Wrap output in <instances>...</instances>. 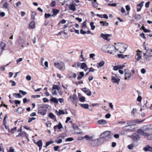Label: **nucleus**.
Masks as SVG:
<instances>
[{
    "mask_svg": "<svg viewBox=\"0 0 152 152\" xmlns=\"http://www.w3.org/2000/svg\"><path fill=\"white\" fill-rule=\"evenodd\" d=\"M137 133L144 137H147L149 140H152V125L144 126L142 129H139L137 130Z\"/></svg>",
    "mask_w": 152,
    "mask_h": 152,
    "instance_id": "obj_1",
    "label": "nucleus"
},
{
    "mask_svg": "<svg viewBox=\"0 0 152 152\" xmlns=\"http://www.w3.org/2000/svg\"><path fill=\"white\" fill-rule=\"evenodd\" d=\"M115 49H116V48L113 45H104L102 48V50L103 52L113 55L116 53V51L115 50Z\"/></svg>",
    "mask_w": 152,
    "mask_h": 152,
    "instance_id": "obj_2",
    "label": "nucleus"
},
{
    "mask_svg": "<svg viewBox=\"0 0 152 152\" xmlns=\"http://www.w3.org/2000/svg\"><path fill=\"white\" fill-rule=\"evenodd\" d=\"M145 120V119H144L143 120H141L140 121H138L137 119H135L134 120H132L127 121H126V122H127V124H128V125L124 126L122 128V129L123 130H126L127 129H126L127 127L131 126H134L138 122H142L143 121Z\"/></svg>",
    "mask_w": 152,
    "mask_h": 152,
    "instance_id": "obj_3",
    "label": "nucleus"
},
{
    "mask_svg": "<svg viewBox=\"0 0 152 152\" xmlns=\"http://www.w3.org/2000/svg\"><path fill=\"white\" fill-rule=\"evenodd\" d=\"M91 138L88 141H89L88 144L90 146L92 147L96 146L99 145V141L100 140V138H98L97 139H93V136L89 137Z\"/></svg>",
    "mask_w": 152,
    "mask_h": 152,
    "instance_id": "obj_4",
    "label": "nucleus"
},
{
    "mask_svg": "<svg viewBox=\"0 0 152 152\" xmlns=\"http://www.w3.org/2000/svg\"><path fill=\"white\" fill-rule=\"evenodd\" d=\"M45 104H42L40 105L38 107V113L41 115H44L46 114V110L44 109L45 105Z\"/></svg>",
    "mask_w": 152,
    "mask_h": 152,
    "instance_id": "obj_5",
    "label": "nucleus"
},
{
    "mask_svg": "<svg viewBox=\"0 0 152 152\" xmlns=\"http://www.w3.org/2000/svg\"><path fill=\"white\" fill-rule=\"evenodd\" d=\"M110 132L109 131H106L104 132L101 134V138L108 137L110 135Z\"/></svg>",
    "mask_w": 152,
    "mask_h": 152,
    "instance_id": "obj_6",
    "label": "nucleus"
},
{
    "mask_svg": "<svg viewBox=\"0 0 152 152\" xmlns=\"http://www.w3.org/2000/svg\"><path fill=\"white\" fill-rule=\"evenodd\" d=\"M82 90L88 96H90L91 95V92L89 89H87L86 88H82Z\"/></svg>",
    "mask_w": 152,
    "mask_h": 152,
    "instance_id": "obj_7",
    "label": "nucleus"
},
{
    "mask_svg": "<svg viewBox=\"0 0 152 152\" xmlns=\"http://www.w3.org/2000/svg\"><path fill=\"white\" fill-rule=\"evenodd\" d=\"M54 66L59 70L64 71V69H63L62 65L59 63H54Z\"/></svg>",
    "mask_w": 152,
    "mask_h": 152,
    "instance_id": "obj_8",
    "label": "nucleus"
},
{
    "mask_svg": "<svg viewBox=\"0 0 152 152\" xmlns=\"http://www.w3.org/2000/svg\"><path fill=\"white\" fill-rule=\"evenodd\" d=\"M111 81L113 83H117L118 84L119 83V82L120 80L119 78H116L114 76L111 77Z\"/></svg>",
    "mask_w": 152,
    "mask_h": 152,
    "instance_id": "obj_9",
    "label": "nucleus"
},
{
    "mask_svg": "<svg viewBox=\"0 0 152 152\" xmlns=\"http://www.w3.org/2000/svg\"><path fill=\"white\" fill-rule=\"evenodd\" d=\"M144 3V1H142L141 3L139 4H138L137 6V12L140 11L141 10L143 5Z\"/></svg>",
    "mask_w": 152,
    "mask_h": 152,
    "instance_id": "obj_10",
    "label": "nucleus"
},
{
    "mask_svg": "<svg viewBox=\"0 0 152 152\" xmlns=\"http://www.w3.org/2000/svg\"><path fill=\"white\" fill-rule=\"evenodd\" d=\"M143 150L146 152L149 151L152 152V147L149 145H147L143 148Z\"/></svg>",
    "mask_w": 152,
    "mask_h": 152,
    "instance_id": "obj_11",
    "label": "nucleus"
},
{
    "mask_svg": "<svg viewBox=\"0 0 152 152\" xmlns=\"http://www.w3.org/2000/svg\"><path fill=\"white\" fill-rule=\"evenodd\" d=\"M120 44L121 45L122 47L124 48V50H123V52L120 51L119 52L120 53H122L124 52L126 50L128 47V45L126 44L123 43H120Z\"/></svg>",
    "mask_w": 152,
    "mask_h": 152,
    "instance_id": "obj_12",
    "label": "nucleus"
},
{
    "mask_svg": "<svg viewBox=\"0 0 152 152\" xmlns=\"http://www.w3.org/2000/svg\"><path fill=\"white\" fill-rule=\"evenodd\" d=\"M90 138H91V137L90 138L89 136L88 135H86L84 137H79L77 139V140H83L85 138L87 140H89V139Z\"/></svg>",
    "mask_w": 152,
    "mask_h": 152,
    "instance_id": "obj_13",
    "label": "nucleus"
},
{
    "mask_svg": "<svg viewBox=\"0 0 152 152\" xmlns=\"http://www.w3.org/2000/svg\"><path fill=\"white\" fill-rule=\"evenodd\" d=\"M97 123L98 124H105L107 123V122L104 120L101 119L98 121Z\"/></svg>",
    "mask_w": 152,
    "mask_h": 152,
    "instance_id": "obj_14",
    "label": "nucleus"
},
{
    "mask_svg": "<svg viewBox=\"0 0 152 152\" xmlns=\"http://www.w3.org/2000/svg\"><path fill=\"white\" fill-rule=\"evenodd\" d=\"M132 74L130 73H125V80H126L127 79H129L131 77Z\"/></svg>",
    "mask_w": 152,
    "mask_h": 152,
    "instance_id": "obj_15",
    "label": "nucleus"
},
{
    "mask_svg": "<svg viewBox=\"0 0 152 152\" xmlns=\"http://www.w3.org/2000/svg\"><path fill=\"white\" fill-rule=\"evenodd\" d=\"M146 53L148 57H151L152 56V50L151 49L147 50Z\"/></svg>",
    "mask_w": 152,
    "mask_h": 152,
    "instance_id": "obj_16",
    "label": "nucleus"
},
{
    "mask_svg": "<svg viewBox=\"0 0 152 152\" xmlns=\"http://www.w3.org/2000/svg\"><path fill=\"white\" fill-rule=\"evenodd\" d=\"M110 36V35L109 34H105L102 33L101 34V37L105 40H107L108 37Z\"/></svg>",
    "mask_w": 152,
    "mask_h": 152,
    "instance_id": "obj_17",
    "label": "nucleus"
},
{
    "mask_svg": "<svg viewBox=\"0 0 152 152\" xmlns=\"http://www.w3.org/2000/svg\"><path fill=\"white\" fill-rule=\"evenodd\" d=\"M50 101L51 102H53L56 104L58 103V99L57 98L55 97H52V98L50 100Z\"/></svg>",
    "mask_w": 152,
    "mask_h": 152,
    "instance_id": "obj_18",
    "label": "nucleus"
},
{
    "mask_svg": "<svg viewBox=\"0 0 152 152\" xmlns=\"http://www.w3.org/2000/svg\"><path fill=\"white\" fill-rule=\"evenodd\" d=\"M18 42L20 45H22L24 43L25 40L21 38V37H20L18 39Z\"/></svg>",
    "mask_w": 152,
    "mask_h": 152,
    "instance_id": "obj_19",
    "label": "nucleus"
},
{
    "mask_svg": "<svg viewBox=\"0 0 152 152\" xmlns=\"http://www.w3.org/2000/svg\"><path fill=\"white\" fill-rule=\"evenodd\" d=\"M23 109L21 107H19L17 110V111L18 112L19 114L23 113Z\"/></svg>",
    "mask_w": 152,
    "mask_h": 152,
    "instance_id": "obj_20",
    "label": "nucleus"
},
{
    "mask_svg": "<svg viewBox=\"0 0 152 152\" xmlns=\"http://www.w3.org/2000/svg\"><path fill=\"white\" fill-rule=\"evenodd\" d=\"M69 8L70 10L75 11L76 10L75 6L73 4H70L69 6Z\"/></svg>",
    "mask_w": 152,
    "mask_h": 152,
    "instance_id": "obj_21",
    "label": "nucleus"
},
{
    "mask_svg": "<svg viewBox=\"0 0 152 152\" xmlns=\"http://www.w3.org/2000/svg\"><path fill=\"white\" fill-rule=\"evenodd\" d=\"M132 139L134 140H137L139 137V135L137 133L134 134L132 135Z\"/></svg>",
    "mask_w": 152,
    "mask_h": 152,
    "instance_id": "obj_22",
    "label": "nucleus"
},
{
    "mask_svg": "<svg viewBox=\"0 0 152 152\" xmlns=\"http://www.w3.org/2000/svg\"><path fill=\"white\" fill-rule=\"evenodd\" d=\"M134 17L135 19L137 20H140L141 17L140 15L136 13L134 14Z\"/></svg>",
    "mask_w": 152,
    "mask_h": 152,
    "instance_id": "obj_23",
    "label": "nucleus"
},
{
    "mask_svg": "<svg viewBox=\"0 0 152 152\" xmlns=\"http://www.w3.org/2000/svg\"><path fill=\"white\" fill-rule=\"evenodd\" d=\"M13 95L16 98H21L22 97V96L20 93H14Z\"/></svg>",
    "mask_w": 152,
    "mask_h": 152,
    "instance_id": "obj_24",
    "label": "nucleus"
},
{
    "mask_svg": "<svg viewBox=\"0 0 152 152\" xmlns=\"http://www.w3.org/2000/svg\"><path fill=\"white\" fill-rule=\"evenodd\" d=\"M80 106L83 108L88 109V108L89 105L88 104H80Z\"/></svg>",
    "mask_w": 152,
    "mask_h": 152,
    "instance_id": "obj_25",
    "label": "nucleus"
},
{
    "mask_svg": "<svg viewBox=\"0 0 152 152\" xmlns=\"http://www.w3.org/2000/svg\"><path fill=\"white\" fill-rule=\"evenodd\" d=\"M48 116L51 119H53L55 118V121H56L55 116L52 113H49Z\"/></svg>",
    "mask_w": 152,
    "mask_h": 152,
    "instance_id": "obj_26",
    "label": "nucleus"
},
{
    "mask_svg": "<svg viewBox=\"0 0 152 152\" xmlns=\"http://www.w3.org/2000/svg\"><path fill=\"white\" fill-rule=\"evenodd\" d=\"M56 112L57 113V115H58L62 114H64L65 113L63 111L60 110H59L58 113V111L56 110Z\"/></svg>",
    "mask_w": 152,
    "mask_h": 152,
    "instance_id": "obj_27",
    "label": "nucleus"
},
{
    "mask_svg": "<svg viewBox=\"0 0 152 152\" xmlns=\"http://www.w3.org/2000/svg\"><path fill=\"white\" fill-rule=\"evenodd\" d=\"M35 22L34 21H32L29 24V27L31 28H33L35 27Z\"/></svg>",
    "mask_w": 152,
    "mask_h": 152,
    "instance_id": "obj_28",
    "label": "nucleus"
},
{
    "mask_svg": "<svg viewBox=\"0 0 152 152\" xmlns=\"http://www.w3.org/2000/svg\"><path fill=\"white\" fill-rule=\"evenodd\" d=\"M55 16L59 12V10L56 9H53L52 10Z\"/></svg>",
    "mask_w": 152,
    "mask_h": 152,
    "instance_id": "obj_29",
    "label": "nucleus"
},
{
    "mask_svg": "<svg viewBox=\"0 0 152 152\" xmlns=\"http://www.w3.org/2000/svg\"><path fill=\"white\" fill-rule=\"evenodd\" d=\"M91 27V29L92 30H94L95 28V26L94 25V23L93 22H91L90 23Z\"/></svg>",
    "mask_w": 152,
    "mask_h": 152,
    "instance_id": "obj_30",
    "label": "nucleus"
},
{
    "mask_svg": "<svg viewBox=\"0 0 152 152\" xmlns=\"http://www.w3.org/2000/svg\"><path fill=\"white\" fill-rule=\"evenodd\" d=\"M5 46L6 45L4 43L2 42L0 44V46L1 48L2 51H3L4 50Z\"/></svg>",
    "mask_w": 152,
    "mask_h": 152,
    "instance_id": "obj_31",
    "label": "nucleus"
},
{
    "mask_svg": "<svg viewBox=\"0 0 152 152\" xmlns=\"http://www.w3.org/2000/svg\"><path fill=\"white\" fill-rule=\"evenodd\" d=\"M36 144L39 147H42V141L40 140H39L37 143Z\"/></svg>",
    "mask_w": 152,
    "mask_h": 152,
    "instance_id": "obj_32",
    "label": "nucleus"
},
{
    "mask_svg": "<svg viewBox=\"0 0 152 152\" xmlns=\"http://www.w3.org/2000/svg\"><path fill=\"white\" fill-rule=\"evenodd\" d=\"M87 66L86 63H83L81 64V68L83 69L87 67Z\"/></svg>",
    "mask_w": 152,
    "mask_h": 152,
    "instance_id": "obj_33",
    "label": "nucleus"
},
{
    "mask_svg": "<svg viewBox=\"0 0 152 152\" xmlns=\"http://www.w3.org/2000/svg\"><path fill=\"white\" fill-rule=\"evenodd\" d=\"M127 55H124L122 54H118L117 55V56L119 58H125V56H127Z\"/></svg>",
    "mask_w": 152,
    "mask_h": 152,
    "instance_id": "obj_34",
    "label": "nucleus"
},
{
    "mask_svg": "<svg viewBox=\"0 0 152 152\" xmlns=\"http://www.w3.org/2000/svg\"><path fill=\"white\" fill-rule=\"evenodd\" d=\"M72 127L73 129L75 130H77L78 129H79L78 127L77 126L76 124H72Z\"/></svg>",
    "mask_w": 152,
    "mask_h": 152,
    "instance_id": "obj_35",
    "label": "nucleus"
},
{
    "mask_svg": "<svg viewBox=\"0 0 152 152\" xmlns=\"http://www.w3.org/2000/svg\"><path fill=\"white\" fill-rule=\"evenodd\" d=\"M37 13L35 12H32L31 18L33 19H34L35 16L36 15Z\"/></svg>",
    "mask_w": 152,
    "mask_h": 152,
    "instance_id": "obj_36",
    "label": "nucleus"
},
{
    "mask_svg": "<svg viewBox=\"0 0 152 152\" xmlns=\"http://www.w3.org/2000/svg\"><path fill=\"white\" fill-rule=\"evenodd\" d=\"M79 100L80 102H84L85 101V98L83 96H81L79 98Z\"/></svg>",
    "mask_w": 152,
    "mask_h": 152,
    "instance_id": "obj_37",
    "label": "nucleus"
},
{
    "mask_svg": "<svg viewBox=\"0 0 152 152\" xmlns=\"http://www.w3.org/2000/svg\"><path fill=\"white\" fill-rule=\"evenodd\" d=\"M142 29L143 31L145 33L148 32V30L146 29L144 26H142L140 28V29L141 30Z\"/></svg>",
    "mask_w": 152,
    "mask_h": 152,
    "instance_id": "obj_38",
    "label": "nucleus"
},
{
    "mask_svg": "<svg viewBox=\"0 0 152 152\" xmlns=\"http://www.w3.org/2000/svg\"><path fill=\"white\" fill-rule=\"evenodd\" d=\"M92 6L95 7L96 8L97 7V6L98 5V3L96 2H92Z\"/></svg>",
    "mask_w": 152,
    "mask_h": 152,
    "instance_id": "obj_39",
    "label": "nucleus"
},
{
    "mask_svg": "<svg viewBox=\"0 0 152 152\" xmlns=\"http://www.w3.org/2000/svg\"><path fill=\"white\" fill-rule=\"evenodd\" d=\"M74 140V139H73L72 137H70L68 138L67 139H66L65 140L66 141H68V142H70L73 141Z\"/></svg>",
    "mask_w": 152,
    "mask_h": 152,
    "instance_id": "obj_40",
    "label": "nucleus"
},
{
    "mask_svg": "<svg viewBox=\"0 0 152 152\" xmlns=\"http://www.w3.org/2000/svg\"><path fill=\"white\" fill-rule=\"evenodd\" d=\"M56 2L54 1H52L50 4V6L51 7H53L56 6Z\"/></svg>",
    "mask_w": 152,
    "mask_h": 152,
    "instance_id": "obj_41",
    "label": "nucleus"
},
{
    "mask_svg": "<svg viewBox=\"0 0 152 152\" xmlns=\"http://www.w3.org/2000/svg\"><path fill=\"white\" fill-rule=\"evenodd\" d=\"M104 64V61H102L100 63H98V64L99 67H101L103 66Z\"/></svg>",
    "mask_w": 152,
    "mask_h": 152,
    "instance_id": "obj_42",
    "label": "nucleus"
},
{
    "mask_svg": "<svg viewBox=\"0 0 152 152\" xmlns=\"http://www.w3.org/2000/svg\"><path fill=\"white\" fill-rule=\"evenodd\" d=\"M8 3L6 2L4 4L3 6V8H5L6 9H7L8 6Z\"/></svg>",
    "mask_w": 152,
    "mask_h": 152,
    "instance_id": "obj_43",
    "label": "nucleus"
},
{
    "mask_svg": "<svg viewBox=\"0 0 152 152\" xmlns=\"http://www.w3.org/2000/svg\"><path fill=\"white\" fill-rule=\"evenodd\" d=\"M19 92H20V93H21L23 95H26L27 94V93L26 92L22 90H20L19 91Z\"/></svg>",
    "mask_w": 152,
    "mask_h": 152,
    "instance_id": "obj_44",
    "label": "nucleus"
},
{
    "mask_svg": "<svg viewBox=\"0 0 152 152\" xmlns=\"http://www.w3.org/2000/svg\"><path fill=\"white\" fill-rule=\"evenodd\" d=\"M57 127L59 129H60L63 127L62 124L60 122L57 125Z\"/></svg>",
    "mask_w": 152,
    "mask_h": 152,
    "instance_id": "obj_45",
    "label": "nucleus"
},
{
    "mask_svg": "<svg viewBox=\"0 0 152 152\" xmlns=\"http://www.w3.org/2000/svg\"><path fill=\"white\" fill-rule=\"evenodd\" d=\"M36 119V118L33 117L32 118H29L28 120V122L29 123L31 122L32 120H34Z\"/></svg>",
    "mask_w": 152,
    "mask_h": 152,
    "instance_id": "obj_46",
    "label": "nucleus"
},
{
    "mask_svg": "<svg viewBox=\"0 0 152 152\" xmlns=\"http://www.w3.org/2000/svg\"><path fill=\"white\" fill-rule=\"evenodd\" d=\"M17 129V127H15L14 128H12L11 129V132L13 134L15 132V131Z\"/></svg>",
    "mask_w": 152,
    "mask_h": 152,
    "instance_id": "obj_47",
    "label": "nucleus"
},
{
    "mask_svg": "<svg viewBox=\"0 0 152 152\" xmlns=\"http://www.w3.org/2000/svg\"><path fill=\"white\" fill-rule=\"evenodd\" d=\"M134 145L133 144H131L128 146V148L129 149H132L133 148Z\"/></svg>",
    "mask_w": 152,
    "mask_h": 152,
    "instance_id": "obj_48",
    "label": "nucleus"
},
{
    "mask_svg": "<svg viewBox=\"0 0 152 152\" xmlns=\"http://www.w3.org/2000/svg\"><path fill=\"white\" fill-rule=\"evenodd\" d=\"M10 82L11 83H12V85H11V86H15L16 85V83H15V82L14 81H13L12 80H10Z\"/></svg>",
    "mask_w": 152,
    "mask_h": 152,
    "instance_id": "obj_49",
    "label": "nucleus"
},
{
    "mask_svg": "<svg viewBox=\"0 0 152 152\" xmlns=\"http://www.w3.org/2000/svg\"><path fill=\"white\" fill-rule=\"evenodd\" d=\"M45 16L46 18H48L51 17V15L49 13L47 14L45 13Z\"/></svg>",
    "mask_w": 152,
    "mask_h": 152,
    "instance_id": "obj_50",
    "label": "nucleus"
},
{
    "mask_svg": "<svg viewBox=\"0 0 152 152\" xmlns=\"http://www.w3.org/2000/svg\"><path fill=\"white\" fill-rule=\"evenodd\" d=\"M7 115H5L3 119V124H5V123H6V119L7 118Z\"/></svg>",
    "mask_w": 152,
    "mask_h": 152,
    "instance_id": "obj_51",
    "label": "nucleus"
},
{
    "mask_svg": "<svg viewBox=\"0 0 152 152\" xmlns=\"http://www.w3.org/2000/svg\"><path fill=\"white\" fill-rule=\"evenodd\" d=\"M31 97L32 98H39L40 97V96L39 95H32L31 96Z\"/></svg>",
    "mask_w": 152,
    "mask_h": 152,
    "instance_id": "obj_52",
    "label": "nucleus"
},
{
    "mask_svg": "<svg viewBox=\"0 0 152 152\" xmlns=\"http://www.w3.org/2000/svg\"><path fill=\"white\" fill-rule=\"evenodd\" d=\"M107 5L109 6L112 7H116L117 5V4L116 3L108 4Z\"/></svg>",
    "mask_w": 152,
    "mask_h": 152,
    "instance_id": "obj_53",
    "label": "nucleus"
},
{
    "mask_svg": "<svg viewBox=\"0 0 152 152\" xmlns=\"http://www.w3.org/2000/svg\"><path fill=\"white\" fill-rule=\"evenodd\" d=\"M53 143V141L51 140H50L49 141L47 142H46V146H48L50 144H51Z\"/></svg>",
    "mask_w": 152,
    "mask_h": 152,
    "instance_id": "obj_54",
    "label": "nucleus"
},
{
    "mask_svg": "<svg viewBox=\"0 0 152 152\" xmlns=\"http://www.w3.org/2000/svg\"><path fill=\"white\" fill-rule=\"evenodd\" d=\"M142 98L140 96H139L137 98V100L138 102H140L141 101Z\"/></svg>",
    "mask_w": 152,
    "mask_h": 152,
    "instance_id": "obj_55",
    "label": "nucleus"
},
{
    "mask_svg": "<svg viewBox=\"0 0 152 152\" xmlns=\"http://www.w3.org/2000/svg\"><path fill=\"white\" fill-rule=\"evenodd\" d=\"M43 100L44 102H48L49 100L46 98H44L43 99Z\"/></svg>",
    "mask_w": 152,
    "mask_h": 152,
    "instance_id": "obj_56",
    "label": "nucleus"
},
{
    "mask_svg": "<svg viewBox=\"0 0 152 152\" xmlns=\"http://www.w3.org/2000/svg\"><path fill=\"white\" fill-rule=\"evenodd\" d=\"M46 124L48 127H50L52 124L49 122H47L46 123Z\"/></svg>",
    "mask_w": 152,
    "mask_h": 152,
    "instance_id": "obj_57",
    "label": "nucleus"
},
{
    "mask_svg": "<svg viewBox=\"0 0 152 152\" xmlns=\"http://www.w3.org/2000/svg\"><path fill=\"white\" fill-rule=\"evenodd\" d=\"M51 92L53 95H56L57 94L56 90H54L52 89Z\"/></svg>",
    "mask_w": 152,
    "mask_h": 152,
    "instance_id": "obj_58",
    "label": "nucleus"
},
{
    "mask_svg": "<svg viewBox=\"0 0 152 152\" xmlns=\"http://www.w3.org/2000/svg\"><path fill=\"white\" fill-rule=\"evenodd\" d=\"M58 85H54L53 86V90H54V89H58Z\"/></svg>",
    "mask_w": 152,
    "mask_h": 152,
    "instance_id": "obj_59",
    "label": "nucleus"
},
{
    "mask_svg": "<svg viewBox=\"0 0 152 152\" xmlns=\"http://www.w3.org/2000/svg\"><path fill=\"white\" fill-rule=\"evenodd\" d=\"M95 56V55L94 53H91L89 55V57L90 58H92L93 59H94L93 58Z\"/></svg>",
    "mask_w": 152,
    "mask_h": 152,
    "instance_id": "obj_60",
    "label": "nucleus"
},
{
    "mask_svg": "<svg viewBox=\"0 0 152 152\" xmlns=\"http://www.w3.org/2000/svg\"><path fill=\"white\" fill-rule=\"evenodd\" d=\"M140 36L142 38L144 39H146V37L145 36V34L144 33H142L140 35Z\"/></svg>",
    "mask_w": 152,
    "mask_h": 152,
    "instance_id": "obj_61",
    "label": "nucleus"
},
{
    "mask_svg": "<svg viewBox=\"0 0 152 152\" xmlns=\"http://www.w3.org/2000/svg\"><path fill=\"white\" fill-rule=\"evenodd\" d=\"M113 69L115 71H117L118 69H119V68L118 67V65L116 66H114L113 67Z\"/></svg>",
    "mask_w": 152,
    "mask_h": 152,
    "instance_id": "obj_62",
    "label": "nucleus"
},
{
    "mask_svg": "<svg viewBox=\"0 0 152 152\" xmlns=\"http://www.w3.org/2000/svg\"><path fill=\"white\" fill-rule=\"evenodd\" d=\"M140 71L141 73L142 74H144L146 72L145 69L144 68L142 69Z\"/></svg>",
    "mask_w": 152,
    "mask_h": 152,
    "instance_id": "obj_63",
    "label": "nucleus"
},
{
    "mask_svg": "<svg viewBox=\"0 0 152 152\" xmlns=\"http://www.w3.org/2000/svg\"><path fill=\"white\" fill-rule=\"evenodd\" d=\"M126 9L127 11L129 12L130 10V8L129 6L127 5L126 6Z\"/></svg>",
    "mask_w": 152,
    "mask_h": 152,
    "instance_id": "obj_64",
    "label": "nucleus"
}]
</instances>
